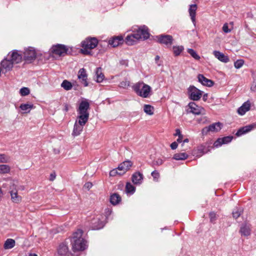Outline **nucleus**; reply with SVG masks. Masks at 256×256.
Segmentation results:
<instances>
[{
	"mask_svg": "<svg viewBox=\"0 0 256 256\" xmlns=\"http://www.w3.org/2000/svg\"><path fill=\"white\" fill-rule=\"evenodd\" d=\"M90 108V104L87 100L84 99L80 102L77 109V112L78 114V123L86 124L89 118L88 110Z\"/></svg>",
	"mask_w": 256,
	"mask_h": 256,
	"instance_id": "1",
	"label": "nucleus"
},
{
	"mask_svg": "<svg viewBox=\"0 0 256 256\" xmlns=\"http://www.w3.org/2000/svg\"><path fill=\"white\" fill-rule=\"evenodd\" d=\"M151 175L153 177V178L154 180H157L158 179V178H160V174L158 172V171H157L156 170H154L152 172Z\"/></svg>",
	"mask_w": 256,
	"mask_h": 256,
	"instance_id": "47",
	"label": "nucleus"
},
{
	"mask_svg": "<svg viewBox=\"0 0 256 256\" xmlns=\"http://www.w3.org/2000/svg\"><path fill=\"white\" fill-rule=\"evenodd\" d=\"M136 191V188L130 182H127L126 185V192L127 194H134Z\"/></svg>",
	"mask_w": 256,
	"mask_h": 256,
	"instance_id": "36",
	"label": "nucleus"
},
{
	"mask_svg": "<svg viewBox=\"0 0 256 256\" xmlns=\"http://www.w3.org/2000/svg\"><path fill=\"white\" fill-rule=\"evenodd\" d=\"M71 242L74 252L83 251L88 247L87 242L84 239L72 240Z\"/></svg>",
	"mask_w": 256,
	"mask_h": 256,
	"instance_id": "7",
	"label": "nucleus"
},
{
	"mask_svg": "<svg viewBox=\"0 0 256 256\" xmlns=\"http://www.w3.org/2000/svg\"><path fill=\"white\" fill-rule=\"evenodd\" d=\"M92 186V184L91 182H86L84 186V188L88 190H89Z\"/></svg>",
	"mask_w": 256,
	"mask_h": 256,
	"instance_id": "54",
	"label": "nucleus"
},
{
	"mask_svg": "<svg viewBox=\"0 0 256 256\" xmlns=\"http://www.w3.org/2000/svg\"><path fill=\"white\" fill-rule=\"evenodd\" d=\"M15 240L12 238H8L5 242L4 248V249H10L15 246Z\"/></svg>",
	"mask_w": 256,
	"mask_h": 256,
	"instance_id": "30",
	"label": "nucleus"
},
{
	"mask_svg": "<svg viewBox=\"0 0 256 256\" xmlns=\"http://www.w3.org/2000/svg\"><path fill=\"white\" fill-rule=\"evenodd\" d=\"M209 217L211 222H214L216 219V214L214 212L209 213Z\"/></svg>",
	"mask_w": 256,
	"mask_h": 256,
	"instance_id": "46",
	"label": "nucleus"
},
{
	"mask_svg": "<svg viewBox=\"0 0 256 256\" xmlns=\"http://www.w3.org/2000/svg\"><path fill=\"white\" fill-rule=\"evenodd\" d=\"M244 64L243 60H238L234 62V66L236 68H240Z\"/></svg>",
	"mask_w": 256,
	"mask_h": 256,
	"instance_id": "44",
	"label": "nucleus"
},
{
	"mask_svg": "<svg viewBox=\"0 0 256 256\" xmlns=\"http://www.w3.org/2000/svg\"><path fill=\"white\" fill-rule=\"evenodd\" d=\"M184 50L183 46H174L172 48L173 52L175 56H179Z\"/></svg>",
	"mask_w": 256,
	"mask_h": 256,
	"instance_id": "39",
	"label": "nucleus"
},
{
	"mask_svg": "<svg viewBox=\"0 0 256 256\" xmlns=\"http://www.w3.org/2000/svg\"><path fill=\"white\" fill-rule=\"evenodd\" d=\"M56 256H72V253L66 243L62 242L58 246Z\"/></svg>",
	"mask_w": 256,
	"mask_h": 256,
	"instance_id": "10",
	"label": "nucleus"
},
{
	"mask_svg": "<svg viewBox=\"0 0 256 256\" xmlns=\"http://www.w3.org/2000/svg\"><path fill=\"white\" fill-rule=\"evenodd\" d=\"M250 103L249 100L244 102L241 106H240L237 110L238 113L243 116L246 112L250 110Z\"/></svg>",
	"mask_w": 256,
	"mask_h": 256,
	"instance_id": "23",
	"label": "nucleus"
},
{
	"mask_svg": "<svg viewBox=\"0 0 256 256\" xmlns=\"http://www.w3.org/2000/svg\"><path fill=\"white\" fill-rule=\"evenodd\" d=\"M208 97V94H204L202 96V100L204 102H206L207 100Z\"/></svg>",
	"mask_w": 256,
	"mask_h": 256,
	"instance_id": "61",
	"label": "nucleus"
},
{
	"mask_svg": "<svg viewBox=\"0 0 256 256\" xmlns=\"http://www.w3.org/2000/svg\"><path fill=\"white\" fill-rule=\"evenodd\" d=\"M51 52L60 56H64L71 54L72 50L69 49L68 46L62 44H56L54 45L50 48Z\"/></svg>",
	"mask_w": 256,
	"mask_h": 256,
	"instance_id": "4",
	"label": "nucleus"
},
{
	"mask_svg": "<svg viewBox=\"0 0 256 256\" xmlns=\"http://www.w3.org/2000/svg\"><path fill=\"white\" fill-rule=\"evenodd\" d=\"M254 124H249L242 127L238 130L236 134V135L238 136H241L242 135L252 130L254 128Z\"/></svg>",
	"mask_w": 256,
	"mask_h": 256,
	"instance_id": "22",
	"label": "nucleus"
},
{
	"mask_svg": "<svg viewBox=\"0 0 256 256\" xmlns=\"http://www.w3.org/2000/svg\"><path fill=\"white\" fill-rule=\"evenodd\" d=\"M85 124H86L78 123V122L76 120L74 126L72 135L74 136L80 135L82 132L84 126Z\"/></svg>",
	"mask_w": 256,
	"mask_h": 256,
	"instance_id": "21",
	"label": "nucleus"
},
{
	"mask_svg": "<svg viewBox=\"0 0 256 256\" xmlns=\"http://www.w3.org/2000/svg\"><path fill=\"white\" fill-rule=\"evenodd\" d=\"M36 56L35 49L32 47H28L24 49L22 56L26 62L31 63L36 59Z\"/></svg>",
	"mask_w": 256,
	"mask_h": 256,
	"instance_id": "8",
	"label": "nucleus"
},
{
	"mask_svg": "<svg viewBox=\"0 0 256 256\" xmlns=\"http://www.w3.org/2000/svg\"><path fill=\"white\" fill-rule=\"evenodd\" d=\"M134 92L139 96L146 98L150 96V92L152 90L150 86L143 82H138L132 87Z\"/></svg>",
	"mask_w": 256,
	"mask_h": 256,
	"instance_id": "3",
	"label": "nucleus"
},
{
	"mask_svg": "<svg viewBox=\"0 0 256 256\" xmlns=\"http://www.w3.org/2000/svg\"><path fill=\"white\" fill-rule=\"evenodd\" d=\"M143 180L144 175L140 172H136L132 176V181L134 184L140 185L142 184Z\"/></svg>",
	"mask_w": 256,
	"mask_h": 256,
	"instance_id": "17",
	"label": "nucleus"
},
{
	"mask_svg": "<svg viewBox=\"0 0 256 256\" xmlns=\"http://www.w3.org/2000/svg\"><path fill=\"white\" fill-rule=\"evenodd\" d=\"M128 61L127 60H120V64L122 66H128Z\"/></svg>",
	"mask_w": 256,
	"mask_h": 256,
	"instance_id": "55",
	"label": "nucleus"
},
{
	"mask_svg": "<svg viewBox=\"0 0 256 256\" xmlns=\"http://www.w3.org/2000/svg\"><path fill=\"white\" fill-rule=\"evenodd\" d=\"M1 69L5 70V72L11 70L14 66L12 62L7 56L0 62Z\"/></svg>",
	"mask_w": 256,
	"mask_h": 256,
	"instance_id": "14",
	"label": "nucleus"
},
{
	"mask_svg": "<svg viewBox=\"0 0 256 256\" xmlns=\"http://www.w3.org/2000/svg\"><path fill=\"white\" fill-rule=\"evenodd\" d=\"M8 158L4 154H0V162H6L8 161Z\"/></svg>",
	"mask_w": 256,
	"mask_h": 256,
	"instance_id": "48",
	"label": "nucleus"
},
{
	"mask_svg": "<svg viewBox=\"0 0 256 256\" xmlns=\"http://www.w3.org/2000/svg\"><path fill=\"white\" fill-rule=\"evenodd\" d=\"M34 108L32 104H21L20 106V108L24 112V113H28L30 112V110Z\"/></svg>",
	"mask_w": 256,
	"mask_h": 256,
	"instance_id": "35",
	"label": "nucleus"
},
{
	"mask_svg": "<svg viewBox=\"0 0 256 256\" xmlns=\"http://www.w3.org/2000/svg\"><path fill=\"white\" fill-rule=\"evenodd\" d=\"M82 234L83 231L82 230L78 229L76 232H74L72 240L84 239L82 238Z\"/></svg>",
	"mask_w": 256,
	"mask_h": 256,
	"instance_id": "38",
	"label": "nucleus"
},
{
	"mask_svg": "<svg viewBox=\"0 0 256 256\" xmlns=\"http://www.w3.org/2000/svg\"><path fill=\"white\" fill-rule=\"evenodd\" d=\"M116 168L117 169V170H120L121 172H124V167H123L122 164H121Z\"/></svg>",
	"mask_w": 256,
	"mask_h": 256,
	"instance_id": "57",
	"label": "nucleus"
},
{
	"mask_svg": "<svg viewBox=\"0 0 256 256\" xmlns=\"http://www.w3.org/2000/svg\"><path fill=\"white\" fill-rule=\"evenodd\" d=\"M188 156L186 152H180L174 154L173 158L176 160H185L188 158Z\"/></svg>",
	"mask_w": 256,
	"mask_h": 256,
	"instance_id": "32",
	"label": "nucleus"
},
{
	"mask_svg": "<svg viewBox=\"0 0 256 256\" xmlns=\"http://www.w3.org/2000/svg\"><path fill=\"white\" fill-rule=\"evenodd\" d=\"M250 89L252 90V91H256V84H253L251 88H250Z\"/></svg>",
	"mask_w": 256,
	"mask_h": 256,
	"instance_id": "64",
	"label": "nucleus"
},
{
	"mask_svg": "<svg viewBox=\"0 0 256 256\" xmlns=\"http://www.w3.org/2000/svg\"><path fill=\"white\" fill-rule=\"evenodd\" d=\"M138 40L134 33L128 35L125 38V42L128 46L134 44Z\"/></svg>",
	"mask_w": 256,
	"mask_h": 256,
	"instance_id": "27",
	"label": "nucleus"
},
{
	"mask_svg": "<svg viewBox=\"0 0 256 256\" xmlns=\"http://www.w3.org/2000/svg\"><path fill=\"white\" fill-rule=\"evenodd\" d=\"M222 124L220 122H215L208 126L210 132H218L222 128Z\"/></svg>",
	"mask_w": 256,
	"mask_h": 256,
	"instance_id": "28",
	"label": "nucleus"
},
{
	"mask_svg": "<svg viewBox=\"0 0 256 256\" xmlns=\"http://www.w3.org/2000/svg\"><path fill=\"white\" fill-rule=\"evenodd\" d=\"M61 86L65 90H69L72 88V84L68 80H64L61 84Z\"/></svg>",
	"mask_w": 256,
	"mask_h": 256,
	"instance_id": "37",
	"label": "nucleus"
},
{
	"mask_svg": "<svg viewBox=\"0 0 256 256\" xmlns=\"http://www.w3.org/2000/svg\"><path fill=\"white\" fill-rule=\"evenodd\" d=\"M104 226V221L99 218H94L91 222V227L93 230H98L102 228Z\"/></svg>",
	"mask_w": 256,
	"mask_h": 256,
	"instance_id": "16",
	"label": "nucleus"
},
{
	"mask_svg": "<svg viewBox=\"0 0 256 256\" xmlns=\"http://www.w3.org/2000/svg\"><path fill=\"white\" fill-rule=\"evenodd\" d=\"M108 46V43L106 42H102L98 44V45L100 46H104L105 45Z\"/></svg>",
	"mask_w": 256,
	"mask_h": 256,
	"instance_id": "60",
	"label": "nucleus"
},
{
	"mask_svg": "<svg viewBox=\"0 0 256 256\" xmlns=\"http://www.w3.org/2000/svg\"><path fill=\"white\" fill-rule=\"evenodd\" d=\"M134 34L136 39L138 40L140 39H142L143 40H146L150 37L148 29L146 26L139 27Z\"/></svg>",
	"mask_w": 256,
	"mask_h": 256,
	"instance_id": "9",
	"label": "nucleus"
},
{
	"mask_svg": "<svg viewBox=\"0 0 256 256\" xmlns=\"http://www.w3.org/2000/svg\"><path fill=\"white\" fill-rule=\"evenodd\" d=\"M12 201L15 203H18L22 200V197L18 194L16 191L12 190L10 192Z\"/></svg>",
	"mask_w": 256,
	"mask_h": 256,
	"instance_id": "31",
	"label": "nucleus"
},
{
	"mask_svg": "<svg viewBox=\"0 0 256 256\" xmlns=\"http://www.w3.org/2000/svg\"><path fill=\"white\" fill-rule=\"evenodd\" d=\"M233 139L232 136H226L221 138H218L214 144V146L218 148L221 146L222 144H227L230 142Z\"/></svg>",
	"mask_w": 256,
	"mask_h": 256,
	"instance_id": "15",
	"label": "nucleus"
},
{
	"mask_svg": "<svg viewBox=\"0 0 256 256\" xmlns=\"http://www.w3.org/2000/svg\"><path fill=\"white\" fill-rule=\"evenodd\" d=\"M188 52L190 54V56L196 60H199L200 56L196 53V52L192 48H188L187 50Z\"/></svg>",
	"mask_w": 256,
	"mask_h": 256,
	"instance_id": "41",
	"label": "nucleus"
},
{
	"mask_svg": "<svg viewBox=\"0 0 256 256\" xmlns=\"http://www.w3.org/2000/svg\"><path fill=\"white\" fill-rule=\"evenodd\" d=\"M174 136H182V134H181V132H180V129L177 128L176 130V133L174 134Z\"/></svg>",
	"mask_w": 256,
	"mask_h": 256,
	"instance_id": "58",
	"label": "nucleus"
},
{
	"mask_svg": "<svg viewBox=\"0 0 256 256\" xmlns=\"http://www.w3.org/2000/svg\"><path fill=\"white\" fill-rule=\"evenodd\" d=\"M209 132H210V130L208 126L204 128L202 130V134L204 136L208 134Z\"/></svg>",
	"mask_w": 256,
	"mask_h": 256,
	"instance_id": "52",
	"label": "nucleus"
},
{
	"mask_svg": "<svg viewBox=\"0 0 256 256\" xmlns=\"http://www.w3.org/2000/svg\"><path fill=\"white\" fill-rule=\"evenodd\" d=\"M121 164H122L123 167H124V172H120V173H119L120 176L125 174L132 165V162L130 160H126L121 163Z\"/></svg>",
	"mask_w": 256,
	"mask_h": 256,
	"instance_id": "33",
	"label": "nucleus"
},
{
	"mask_svg": "<svg viewBox=\"0 0 256 256\" xmlns=\"http://www.w3.org/2000/svg\"><path fill=\"white\" fill-rule=\"evenodd\" d=\"M182 137L183 136H178V138L177 139V142L179 143L182 142Z\"/></svg>",
	"mask_w": 256,
	"mask_h": 256,
	"instance_id": "62",
	"label": "nucleus"
},
{
	"mask_svg": "<svg viewBox=\"0 0 256 256\" xmlns=\"http://www.w3.org/2000/svg\"><path fill=\"white\" fill-rule=\"evenodd\" d=\"M208 150L206 144H201L197 148V154L199 156H202V154L206 153Z\"/></svg>",
	"mask_w": 256,
	"mask_h": 256,
	"instance_id": "34",
	"label": "nucleus"
},
{
	"mask_svg": "<svg viewBox=\"0 0 256 256\" xmlns=\"http://www.w3.org/2000/svg\"><path fill=\"white\" fill-rule=\"evenodd\" d=\"M98 42L96 38L88 37L83 40L81 43L80 50L82 54L84 55H90L91 52L89 50L94 49L98 46Z\"/></svg>",
	"mask_w": 256,
	"mask_h": 256,
	"instance_id": "2",
	"label": "nucleus"
},
{
	"mask_svg": "<svg viewBox=\"0 0 256 256\" xmlns=\"http://www.w3.org/2000/svg\"><path fill=\"white\" fill-rule=\"evenodd\" d=\"M78 77L80 82L84 86H88V74L86 70L84 68H82L78 70Z\"/></svg>",
	"mask_w": 256,
	"mask_h": 256,
	"instance_id": "13",
	"label": "nucleus"
},
{
	"mask_svg": "<svg viewBox=\"0 0 256 256\" xmlns=\"http://www.w3.org/2000/svg\"><path fill=\"white\" fill-rule=\"evenodd\" d=\"M190 110L188 111V112L192 113L195 115H199L202 114L204 111V108L197 105L194 102H190L188 104Z\"/></svg>",
	"mask_w": 256,
	"mask_h": 256,
	"instance_id": "12",
	"label": "nucleus"
},
{
	"mask_svg": "<svg viewBox=\"0 0 256 256\" xmlns=\"http://www.w3.org/2000/svg\"><path fill=\"white\" fill-rule=\"evenodd\" d=\"M196 9L197 6L196 4L190 5V8L188 9L190 16L191 18V20L193 23H194L196 22Z\"/></svg>",
	"mask_w": 256,
	"mask_h": 256,
	"instance_id": "26",
	"label": "nucleus"
},
{
	"mask_svg": "<svg viewBox=\"0 0 256 256\" xmlns=\"http://www.w3.org/2000/svg\"><path fill=\"white\" fill-rule=\"evenodd\" d=\"M188 93L190 100L197 101L200 99L204 92L194 86H190L188 89Z\"/></svg>",
	"mask_w": 256,
	"mask_h": 256,
	"instance_id": "5",
	"label": "nucleus"
},
{
	"mask_svg": "<svg viewBox=\"0 0 256 256\" xmlns=\"http://www.w3.org/2000/svg\"><path fill=\"white\" fill-rule=\"evenodd\" d=\"M213 54L214 56L220 62L226 63L230 60V58L227 56L224 55L220 51L214 50Z\"/></svg>",
	"mask_w": 256,
	"mask_h": 256,
	"instance_id": "24",
	"label": "nucleus"
},
{
	"mask_svg": "<svg viewBox=\"0 0 256 256\" xmlns=\"http://www.w3.org/2000/svg\"><path fill=\"white\" fill-rule=\"evenodd\" d=\"M56 175L54 172L52 173L50 175V180L51 181L54 180L56 178Z\"/></svg>",
	"mask_w": 256,
	"mask_h": 256,
	"instance_id": "59",
	"label": "nucleus"
},
{
	"mask_svg": "<svg viewBox=\"0 0 256 256\" xmlns=\"http://www.w3.org/2000/svg\"><path fill=\"white\" fill-rule=\"evenodd\" d=\"M96 82H97L99 83L103 81L104 78V76L102 72V70L101 68L99 67L96 68Z\"/></svg>",
	"mask_w": 256,
	"mask_h": 256,
	"instance_id": "29",
	"label": "nucleus"
},
{
	"mask_svg": "<svg viewBox=\"0 0 256 256\" xmlns=\"http://www.w3.org/2000/svg\"><path fill=\"white\" fill-rule=\"evenodd\" d=\"M156 40L158 42L166 46L167 48L170 47L174 41L172 36L164 34L156 36Z\"/></svg>",
	"mask_w": 256,
	"mask_h": 256,
	"instance_id": "6",
	"label": "nucleus"
},
{
	"mask_svg": "<svg viewBox=\"0 0 256 256\" xmlns=\"http://www.w3.org/2000/svg\"><path fill=\"white\" fill-rule=\"evenodd\" d=\"M178 146V142H174L170 144V148L172 150H175Z\"/></svg>",
	"mask_w": 256,
	"mask_h": 256,
	"instance_id": "56",
	"label": "nucleus"
},
{
	"mask_svg": "<svg viewBox=\"0 0 256 256\" xmlns=\"http://www.w3.org/2000/svg\"><path fill=\"white\" fill-rule=\"evenodd\" d=\"M110 200L112 205L116 206L121 202L122 198L118 194L114 193L110 196Z\"/></svg>",
	"mask_w": 256,
	"mask_h": 256,
	"instance_id": "25",
	"label": "nucleus"
},
{
	"mask_svg": "<svg viewBox=\"0 0 256 256\" xmlns=\"http://www.w3.org/2000/svg\"><path fill=\"white\" fill-rule=\"evenodd\" d=\"M154 107L150 104H145L144 107V112L149 115L154 114Z\"/></svg>",
	"mask_w": 256,
	"mask_h": 256,
	"instance_id": "40",
	"label": "nucleus"
},
{
	"mask_svg": "<svg viewBox=\"0 0 256 256\" xmlns=\"http://www.w3.org/2000/svg\"><path fill=\"white\" fill-rule=\"evenodd\" d=\"M198 78V82L204 86L211 87L214 84V82L212 80L206 78L203 74H199Z\"/></svg>",
	"mask_w": 256,
	"mask_h": 256,
	"instance_id": "20",
	"label": "nucleus"
},
{
	"mask_svg": "<svg viewBox=\"0 0 256 256\" xmlns=\"http://www.w3.org/2000/svg\"><path fill=\"white\" fill-rule=\"evenodd\" d=\"M130 86V82L128 81H122L120 82V86L122 88H126Z\"/></svg>",
	"mask_w": 256,
	"mask_h": 256,
	"instance_id": "50",
	"label": "nucleus"
},
{
	"mask_svg": "<svg viewBox=\"0 0 256 256\" xmlns=\"http://www.w3.org/2000/svg\"><path fill=\"white\" fill-rule=\"evenodd\" d=\"M69 110V106L68 104H64V110L66 112H67Z\"/></svg>",
	"mask_w": 256,
	"mask_h": 256,
	"instance_id": "63",
	"label": "nucleus"
},
{
	"mask_svg": "<svg viewBox=\"0 0 256 256\" xmlns=\"http://www.w3.org/2000/svg\"><path fill=\"white\" fill-rule=\"evenodd\" d=\"M240 232L242 236H248L251 234V225L248 224H243L240 230Z\"/></svg>",
	"mask_w": 256,
	"mask_h": 256,
	"instance_id": "19",
	"label": "nucleus"
},
{
	"mask_svg": "<svg viewBox=\"0 0 256 256\" xmlns=\"http://www.w3.org/2000/svg\"><path fill=\"white\" fill-rule=\"evenodd\" d=\"M124 41L123 37L122 36H116L111 38L108 40V44L114 48L123 44Z\"/></svg>",
	"mask_w": 256,
	"mask_h": 256,
	"instance_id": "18",
	"label": "nucleus"
},
{
	"mask_svg": "<svg viewBox=\"0 0 256 256\" xmlns=\"http://www.w3.org/2000/svg\"><path fill=\"white\" fill-rule=\"evenodd\" d=\"M164 162L161 158H158L154 160L152 162V166L154 167L156 166H160L163 164Z\"/></svg>",
	"mask_w": 256,
	"mask_h": 256,
	"instance_id": "45",
	"label": "nucleus"
},
{
	"mask_svg": "<svg viewBox=\"0 0 256 256\" xmlns=\"http://www.w3.org/2000/svg\"><path fill=\"white\" fill-rule=\"evenodd\" d=\"M10 171V168L6 164H0V174H4L8 173Z\"/></svg>",
	"mask_w": 256,
	"mask_h": 256,
	"instance_id": "42",
	"label": "nucleus"
},
{
	"mask_svg": "<svg viewBox=\"0 0 256 256\" xmlns=\"http://www.w3.org/2000/svg\"><path fill=\"white\" fill-rule=\"evenodd\" d=\"M222 30L225 33H228L231 32V30L228 28V24L226 23L224 24Z\"/></svg>",
	"mask_w": 256,
	"mask_h": 256,
	"instance_id": "53",
	"label": "nucleus"
},
{
	"mask_svg": "<svg viewBox=\"0 0 256 256\" xmlns=\"http://www.w3.org/2000/svg\"><path fill=\"white\" fill-rule=\"evenodd\" d=\"M20 94H21V96H26L30 94V91L28 88L24 87V88H20Z\"/></svg>",
	"mask_w": 256,
	"mask_h": 256,
	"instance_id": "43",
	"label": "nucleus"
},
{
	"mask_svg": "<svg viewBox=\"0 0 256 256\" xmlns=\"http://www.w3.org/2000/svg\"><path fill=\"white\" fill-rule=\"evenodd\" d=\"M119 172H118V170H117L116 168H114L110 171L109 175L110 176H115L116 175H119Z\"/></svg>",
	"mask_w": 256,
	"mask_h": 256,
	"instance_id": "49",
	"label": "nucleus"
},
{
	"mask_svg": "<svg viewBox=\"0 0 256 256\" xmlns=\"http://www.w3.org/2000/svg\"><path fill=\"white\" fill-rule=\"evenodd\" d=\"M8 56L10 60L12 62V64H18L22 61V55L21 54L18 53L17 50H14L12 52H9Z\"/></svg>",
	"mask_w": 256,
	"mask_h": 256,
	"instance_id": "11",
	"label": "nucleus"
},
{
	"mask_svg": "<svg viewBox=\"0 0 256 256\" xmlns=\"http://www.w3.org/2000/svg\"><path fill=\"white\" fill-rule=\"evenodd\" d=\"M241 214V212L238 210H236V211H234L232 212V216L233 217L236 219L238 218Z\"/></svg>",
	"mask_w": 256,
	"mask_h": 256,
	"instance_id": "51",
	"label": "nucleus"
}]
</instances>
